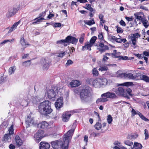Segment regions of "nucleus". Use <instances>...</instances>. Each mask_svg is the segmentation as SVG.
<instances>
[{
	"mask_svg": "<svg viewBox=\"0 0 149 149\" xmlns=\"http://www.w3.org/2000/svg\"><path fill=\"white\" fill-rule=\"evenodd\" d=\"M74 130V128H72L69 130L64 135L63 141H57L52 142L51 144L52 147L54 149H68L69 141L71 139Z\"/></svg>",
	"mask_w": 149,
	"mask_h": 149,
	"instance_id": "f257e3e1",
	"label": "nucleus"
},
{
	"mask_svg": "<svg viewBox=\"0 0 149 149\" xmlns=\"http://www.w3.org/2000/svg\"><path fill=\"white\" fill-rule=\"evenodd\" d=\"M51 105V102L48 100H45L40 103L38 106L39 112L44 115L50 114L53 111Z\"/></svg>",
	"mask_w": 149,
	"mask_h": 149,
	"instance_id": "f03ea898",
	"label": "nucleus"
},
{
	"mask_svg": "<svg viewBox=\"0 0 149 149\" xmlns=\"http://www.w3.org/2000/svg\"><path fill=\"white\" fill-rule=\"evenodd\" d=\"M91 90V88L88 86L84 87L81 90L80 97L82 102H87L90 101Z\"/></svg>",
	"mask_w": 149,
	"mask_h": 149,
	"instance_id": "7ed1b4c3",
	"label": "nucleus"
},
{
	"mask_svg": "<svg viewBox=\"0 0 149 149\" xmlns=\"http://www.w3.org/2000/svg\"><path fill=\"white\" fill-rule=\"evenodd\" d=\"M112 91H114L116 94L119 96H122L127 97L128 98L129 97L127 95L126 92H125V88L122 87H118L117 89L113 88Z\"/></svg>",
	"mask_w": 149,
	"mask_h": 149,
	"instance_id": "20e7f679",
	"label": "nucleus"
},
{
	"mask_svg": "<svg viewBox=\"0 0 149 149\" xmlns=\"http://www.w3.org/2000/svg\"><path fill=\"white\" fill-rule=\"evenodd\" d=\"M19 7L18 6H15L10 8L6 13L7 17H10L15 15L19 10Z\"/></svg>",
	"mask_w": 149,
	"mask_h": 149,
	"instance_id": "39448f33",
	"label": "nucleus"
},
{
	"mask_svg": "<svg viewBox=\"0 0 149 149\" xmlns=\"http://www.w3.org/2000/svg\"><path fill=\"white\" fill-rule=\"evenodd\" d=\"M116 76L118 77L124 79H132L133 76L132 73H120L119 71L116 72Z\"/></svg>",
	"mask_w": 149,
	"mask_h": 149,
	"instance_id": "423d86ee",
	"label": "nucleus"
},
{
	"mask_svg": "<svg viewBox=\"0 0 149 149\" xmlns=\"http://www.w3.org/2000/svg\"><path fill=\"white\" fill-rule=\"evenodd\" d=\"M41 63L43 65V68L44 69H47L49 66V64L51 61L47 58H42L41 61Z\"/></svg>",
	"mask_w": 149,
	"mask_h": 149,
	"instance_id": "0eeeda50",
	"label": "nucleus"
},
{
	"mask_svg": "<svg viewBox=\"0 0 149 149\" xmlns=\"http://www.w3.org/2000/svg\"><path fill=\"white\" fill-rule=\"evenodd\" d=\"M66 43L69 44L71 43L76 45L78 41V39L74 37L69 36L65 38Z\"/></svg>",
	"mask_w": 149,
	"mask_h": 149,
	"instance_id": "6e6552de",
	"label": "nucleus"
},
{
	"mask_svg": "<svg viewBox=\"0 0 149 149\" xmlns=\"http://www.w3.org/2000/svg\"><path fill=\"white\" fill-rule=\"evenodd\" d=\"M43 131L42 130H39L37 133L35 134L34 135V138L36 140L37 142H39L41 139L43 137Z\"/></svg>",
	"mask_w": 149,
	"mask_h": 149,
	"instance_id": "1a4fd4ad",
	"label": "nucleus"
},
{
	"mask_svg": "<svg viewBox=\"0 0 149 149\" xmlns=\"http://www.w3.org/2000/svg\"><path fill=\"white\" fill-rule=\"evenodd\" d=\"M101 97L109 98L112 99L115 98L117 97L115 93L110 92H108L103 94L102 95Z\"/></svg>",
	"mask_w": 149,
	"mask_h": 149,
	"instance_id": "9d476101",
	"label": "nucleus"
},
{
	"mask_svg": "<svg viewBox=\"0 0 149 149\" xmlns=\"http://www.w3.org/2000/svg\"><path fill=\"white\" fill-rule=\"evenodd\" d=\"M63 104V98L61 97L58 98L55 103V106L57 109L61 107Z\"/></svg>",
	"mask_w": 149,
	"mask_h": 149,
	"instance_id": "9b49d317",
	"label": "nucleus"
},
{
	"mask_svg": "<svg viewBox=\"0 0 149 149\" xmlns=\"http://www.w3.org/2000/svg\"><path fill=\"white\" fill-rule=\"evenodd\" d=\"M72 112L71 111L65 112L62 115V118L63 120L65 122L68 121L71 116V114L69 113V112L71 113Z\"/></svg>",
	"mask_w": 149,
	"mask_h": 149,
	"instance_id": "f8f14e48",
	"label": "nucleus"
},
{
	"mask_svg": "<svg viewBox=\"0 0 149 149\" xmlns=\"http://www.w3.org/2000/svg\"><path fill=\"white\" fill-rule=\"evenodd\" d=\"M47 94V97L49 98L54 97L56 95V93L54 90L52 89L48 90Z\"/></svg>",
	"mask_w": 149,
	"mask_h": 149,
	"instance_id": "ddd939ff",
	"label": "nucleus"
},
{
	"mask_svg": "<svg viewBox=\"0 0 149 149\" xmlns=\"http://www.w3.org/2000/svg\"><path fill=\"white\" fill-rule=\"evenodd\" d=\"M101 78H97L93 81V86L95 88H100L101 87L100 84Z\"/></svg>",
	"mask_w": 149,
	"mask_h": 149,
	"instance_id": "4468645a",
	"label": "nucleus"
},
{
	"mask_svg": "<svg viewBox=\"0 0 149 149\" xmlns=\"http://www.w3.org/2000/svg\"><path fill=\"white\" fill-rule=\"evenodd\" d=\"M40 145V149H49L50 147V144L46 142H41Z\"/></svg>",
	"mask_w": 149,
	"mask_h": 149,
	"instance_id": "2eb2a0df",
	"label": "nucleus"
},
{
	"mask_svg": "<svg viewBox=\"0 0 149 149\" xmlns=\"http://www.w3.org/2000/svg\"><path fill=\"white\" fill-rule=\"evenodd\" d=\"M80 85L79 81L77 80H72L69 84V86L70 87H75L78 86Z\"/></svg>",
	"mask_w": 149,
	"mask_h": 149,
	"instance_id": "dca6fc26",
	"label": "nucleus"
},
{
	"mask_svg": "<svg viewBox=\"0 0 149 149\" xmlns=\"http://www.w3.org/2000/svg\"><path fill=\"white\" fill-rule=\"evenodd\" d=\"M48 126V124L46 121H43L39 124L37 125V127L39 128L44 129L47 128Z\"/></svg>",
	"mask_w": 149,
	"mask_h": 149,
	"instance_id": "f3484780",
	"label": "nucleus"
},
{
	"mask_svg": "<svg viewBox=\"0 0 149 149\" xmlns=\"http://www.w3.org/2000/svg\"><path fill=\"white\" fill-rule=\"evenodd\" d=\"M15 144L18 146H20L22 144V140L18 136H16L15 137Z\"/></svg>",
	"mask_w": 149,
	"mask_h": 149,
	"instance_id": "a211bd4d",
	"label": "nucleus"
},
{
	"mask_svg": "<svg viewBox=\"0 0 149 149\" xmlns=\"http://www.w3.org/2000/svg\"><path fill=\"white\" fill-rule=\"evenodd\" d=\"M141 13L140 12H137L134 14V15L135 16V18L137 19V20L141 21V22L143 20L145 17H143L142 16H140Z\"/></svg>",
	"mask_w": 149,
	"mask_h": 149,
	"instance_id": "6ab92c4d",
	"label": "nucleus"
},
{
	"mask_svg": "<svg viewBox=\"0 0 149 149\" xmlns=\"http://www.w3.org/2000/svg\"><path fill=\"white\" fill-rule=\"evenodd\" d=\"M26 124L28 126H30L33 125L34 123L33 119L29 117H27L26 120Z\"/></svg>",
	"mask_w": 149,
	"mask_h": 149,
	"instance_id": "aec40b11",
	"label": "nucleus"
},
{
	"mask_svg": "<svg viewBox=\"0 0 149 149\" xmlns=\"http://www.w3.org/2000/svg\"><path fill=\"white\" fill-rule=\"evenodd\" d=\"M11 135L10 134H5L3 138V141L5 142H9L11 141Z\"/></svg>",
	"mask_w": 149,
	"mask_h": 149,
	"instance_id": "412c9836",
	"label": "nucleus"
},
{
	"mask_svg": "<svg viewBox=\"0 0 149 149\" xmlns=\"http://www.w3.org/2000/svg\"><path fill=\"white\" fill-rule=\"evenodd\" d=\"M110 40L113 42L115 41L116 42L120 43L121 42V40L120 38H118L114 36H111L110 38Z\"/></svg>",
	"mask_w": 149,
	"mask_h": 149,
	"instance_id": "4be33fe9",
	"label": "nucleus"
},
{
	"mask_svg": "<svg viewBox=\"0 0 149 149\" xmlns=\"http://www.w3.org/2000/svg\"><path fill=\"white\" fill-rule=\"evenodd\" d=\"M84 8L89 10L91 12L94 11V9L91 7V5L88 3L86 4L85 6L84 7Z\"/></svg>",
	"mask_w": 149,
	"mask_h": 149,
	"instance_id": "5701e85b",
	"label": "nucleus"
},
{
	"mask_svg": "<svg viewBox=\"0 0 149 149\" xmlns=\"http://www.w3.org/2000/svg\"><path fill=\"white\" fill-rule=\"evenodd\" d=\"M66 41L65 39L64 40H61L56 41V43L57 44H63L65 46H66L67 44H66Z\"/></svg>",
	"mask_w": 149,
	"mask_h": 149,
	"instance_id": "b1692460",
	"label": "nucleus"
},
{
	"mask_svg": "<svg viewBox=\"0 0 149 149\" xmlns=\"http://www.w3.org/2000/svg\"><path fill=\"white\" fill-rule=\"evenodd\" d=\"M16 69V68L15 66L10 67L8 70L9 74L10 75L12 74H13Z\"/></svg>",
	"mask_w": 149,
	"mask_h": 149,
	"instance_id": "393cba45",
	"label": "nucleus"
},
{
	"mask_svg": "<svg viewBox=\"0 0 149 149\" xmlns=\"http://www.w3.org/2000/svg\"><path fill=\"white\" fill-rule=\"evenodd\" d=\"M95 127L97 130H99L101 129L102 125L101 123V120H98V122L96 123L95 125Z\"/></svg>",
	"mask_w": 149,
	"mask_h": 149,
	"instance_id": "a878e982",
	"label": "nucleus"
},
{
	"mask_svg": "<svg viewBox=\"0 0 149 149\" xmlns=\"http://www.w3.org/2000/svg\"><path fill=\"white\" fill-rule=\"evenodd\" d=\"M20 43L22 46L25 47V48L27 47V45H29V44H26L25 41L24 39V38H21L20 41Z\"/></svg>",
	"mask_w": 149,
	"mask_h": 149,
	"instance_id": "bb28decb",
	"label": "nucleus"
},
{
	"mask_svg": "<svg viewBox=\"0 0 149 149\" xmlns=\"http://www.w3.org/2000/svg\"><path fill=\"white\" fill-rule=\"evenodd\" d=\"M141 22L146 28H148L149 26L148 22V20L146 19V18H145Z\"/></svg>",
	"mask_w": 149,
	"mask_h": 149,
	"instance_id": "cd10ccee",
	"label": "nucleus"
},
{
	"mask_svg": "<svg viewBox=\"0 0 149 149\" xmlns=\"http://www.w3.org/2000/svg\"><path fill=\"white\" fill-rule=\"evenodd\" d=\"M107 83V79L105 78H101L100 84L101 87L102 85H106Z\"/></svg>",
	"mask_w": 149,
	"mask_h": 149,
	"instance_id": "c85d7f7f",
	"label": "nucleus"
},
{
	"mask_svg": "<svg viewBox=\"0 0 149 149\" xmlns=\"http://www.w3.org/2000/svg\"><path fill=\"white\" fill-rule=\"evenodd\" d=\"M84 22L85 24H87L89 25H91L95 24V22L93 19L89 21H84Z\"/></svg>",
	"mask_w": 149,
	"mask_h": 149,
	"instance_id": "c756f323",
	"label": "nucleus"
},
{
	"mask_svg": "<svg viewBox=\"0 0 149 149\" xmlns=\"http://www.w3.org/2000/svg\"><path fill=\"white\" fill-rule=\"evenodd\" d=\"M97 39V38L96 36L93 37L91 39L90 42L89 43L92 45H93L94 43L95 42L96 40Z\"/></svg>",
	"mask_w": 149,
	"mask_h": 149,
	"instance_id": "7c9ffc66",
	"label": "nucleus"
},
{
	"mask_svg": "<svg viewBox=\"0 0 149 149\" xmlns=\"http://www.w3.org/2000/svg\"><path fill=\"white\" fill-rule=\"evenodd\" d=\"M84 37L85 34L84 33H82L81 35L79 40V42L80 43L82 44L83 43L84 39Z\"/></svg>",
	"mask_w": 149,
	"mask_h": 149,
	"instance_id": "2f4dec72",
	"label": "nucleus"
},
{
	"mask_svg": "<svg viewBox=\"0 0 149 149\" xmlns=\"http://www.w3.org/2000/svg\"><path fill=\"white\" fill-rule=\"evenodd\" d=\"M141 79L146 82H149V77L143 75L142 76Z\"/></svg>",
	"mask_w": 149,
	"mask_h": 149,
	"instance_id": "473e14b6",
	"label": "nucleus"
},
{
	"mask_svg": "<svg viewBox=\"0 0 149 149\" xmlns=\"http://www.w3.org/2000/svg\"><path fill=\"white\" fill-rule=\"evenodd\" d=\"M13 125H12L9 128L8 132L9 133L8 134H10V135H12L13 134Z\"/></svg>",
	"mask_w": 149,
	"mask_h": 149,
	"instance_id": "72a5a7b5",
	"label": "nucleus"
},
{
	"mask_svg": "<svg viewBox=\"0 0 149 149\" xmlns=\"http://www.w3.org/2000/svg\"><path fill=\"white\" fill-rule=\"evenodd\" d=\"M145 140H147L149 138V133L148 132V130L147 129H145L144 130Z\"/></svg>",
	"mask_w": 149,
	"mask_h": 149,
	"instance_id": "f704fd0d",
	"label": "nucleus"
},
{
	"mask_svg": "<svg viewBox=\"0 0 149 149\" xmlns=\"http://www.w3.org/2000/svg\"><path fill=\"white\" fill-rule=\"evenodd\" d=\"M37 19V20L36 22H33L32 23V24H35L37 23V22H41L42 20L44 19L43 17H40L36 18L34 19V20H36Z\"/></svg>",
	"mask_w": 149,
	"mask_h": 149,
	"instance_id": "c9c22d12",
	"label": "nucleus"
},
{
	"mask_svg": "<svg viewBox=\"0 0 149 149\" xmlns=\"http://www.w3.org/2000/svg\"><path fill=\"white\" fill-rule=\"evenodd\" d=\"M31 64L30 61H28L23 62L22 65L23 66L25 67H27L29 66Z\"/></svg>",
	"mask_w": 149,
	"mask_h": 149,
	"instance_id": "e433bc0d",
	"label": "nucleus"
},
{
	"mask_svg": "<svg viewBox=\"0 0 149 149\" xmlns=\"http://www.w3.org/2000/svg\"><path fill=\"white\" fill-rule=\"evenodd\" d=\"M140 35L138 33H136L133 34L131 36V38H135V39H136V38L140 37Z\"/></svg>",
	"mask_w": 149,
	"mask_h": 149,
	"instance_id": "4c0bfd02",
	"label": "nucleus"
},
{
	"mask_svg": "<svg viewBox=\"0 0 149 149\" xmlns=\"http://www.w3.org/2000/svg\"><path fill=\"white\" fill-rule=\"evenodd\" d=\"M124 143L126 145L129 146H131L133 145V143L129 141H125L124 142Z\"/></svg>",
	"mask_w": 149,
	"mask_h": 149,
	"instance_id": "58836bf2",
	"label": "nucleus"
},
{
	"mask_svg": "<svg viewBox=\"0 0 149 149\" xmlns=\"http://www.w3.org/2000/svg\"><path fill=\"white\" fill-rule=\"evenodd\" d=\"M20 23V21L19 20L17 22L15 23L11 27L14 30L16 29L18 25Z\"/></svg>",
	"mask_w": 149,
	"mask_h": 149,
	"instance_id": "ea45409f",
	"label": "nucleus"
},
{
	"mask_svg": "<svg viewBox=\"0 0 149 149\" xmlns=\"http://www.w3.org/2000/svg\"><path fill=\"white\" fill-rule=\"evenodd\" d=\"M86 48L87 49H89L90 51L91 50V47L93 45L89 43V42H86Z\"/></svg>",
	"mask_w": 149,
	"mask_h": 149,
	"instance_id": "a19ab883",
	"label": "nucleus"
},
{
	"mask_svg": "<svg viewBox=\"0 0 149 149\" xmlns=\"http://www.w3.org/2000/svg\"><path fill=\"white\" fill-rule=\"evenodd\" d=\"M125 90L126 91L125 92H126V93L127 92L130 95L132 96V94L131 93L132 92V90L128 87H126L125 88Z\"/></svg>",
	"mask_w": 149,
	"mask_h": 149,
	"instance_id": "79ce46f5",
	"label": "nucleus"
},
{
	"mask_svg": "<svg viewBox=\"0 0 149 149\" xmlns=\"http://www.w3.org/2000/svg\"><path fill=\"white\" fill-rule=\"evenodd\" d=\"M131 41L132 42V43L134 45L133 46V47H134V48H135L136 46V39H135V38H131Z\"/></svg>",
	"mask_w": 149,
	"mask_h": 149,
	"instance_id": "37998d69",
	"label": "nucleus"
},
{
	"mask_svg": "<svg viewBox=\"0 0 149 149\" xmlns=\"http://www.w3.org/2000/svg\"><path fill=\"white\" fill-rule=\"evenodd\" d=\"M93 74L94 76H98V72L97 69L94 68L93 70Z\"/></svg>",
	"mask_w": 149,
	"mask_h": 149,
	"instance_id": "c03bdc74",
	"label": "nucleus"
},
{
	"mask_svg": "<svg viewBox=\"0 0 149 149\" xmlns=\"http://www.w3.org/2000/svg\"><path fill=\"white\" fill-rule=\"evenodd\" d=\"M112 118L111 116L109 115L108 116L107 121L109 124H110L112 121Z\"/></svg>",
	"mask_w": 149,
	"mask_h": 149,
	"instance_id": "a18cd8bd",
	"label": "nucleus"
},
{
	"mask_svg": "<svg viewBox=\"0 0 149 149\" xmlns=\"http://www.w3.org/2000/svg\"><path fill=\"white\" fill-rule=\"evenodd\" d=\"M138 136L137 135H130L128 136V138L129 139H131V140L134 139L136 138Z\"/></svg>",
	"mask_w": 149,
	"mask_h": 149,
	"instance_id": "49530a36",
	"label": "nucleus"
},
{
	"mask_svg": "<svg viewBox=\"0 0 149 149\" xmlns=\"http://www.w3.org/2000/svg\"><path fill=\"white\" fill-rule=\"evenodd\" d=\"M132 84V82H126L123 84H121V85H123L125 86H131V85Z\"/></svg>",
	"mask_w": 149,
	"mask_h": 149,
	"instance_id": "de8ad7c7",
	"label": "nucleus"
},
{
	"mask_svg": "<svg viewBox=\"0 0 149 149\" xmlns=\"http://www.w3.org/2000/svg\"><path fill=\"white\" fill-rule=\"evenodd\" d=\"M117 50H114L113 51V53L111 54V55H113L115 58H118L119 56H117L118 53L116 52Z\"/></svg>",
	"mask_w": 149,
	"mask_h": 149,
	"instance_id": "09e8293b",
	"label": "nucleus"
},
{
	"mask_svg": "<svg viewBox=\"0 0 149 149\" xmlns=\"http://www.w3.org/2000/svg\"><path fill=\"white\" fill-rule=\"evenodd\" d=\"M65 55V52L61 51L60 53L58 54V55L57 56L60 57H63Z\"/></svg>",
	"mask_w": 149,
	"mask_h": 149,
	"instance_id": "8fccbe9b",
	"label": "nucleus"
},
{
	"mask_svg": "<svg viewBox=\"0 0 149 149\" xmlns=\"http://www.w3.org/2000/svg\"><path fill=\"white\" fill-rule=\"evenodd\" d=\"M133 77L132 78V79H137L139 77V74L137 73H135L132 74Z\"/></svg>",
	"mask_w": 149,
	"mask_h": 149,
	"instance_id": "3c124183",
	"label": "nucleus"
},
{
	"mask_svg": "<svg viewBox=\"0 0 149 149\" xmlns=\"http://www.w3.org/2000/svg\"><path fill=\"white\" fill-rule=\"evenodd\" d=\"M116 28H117V33H122L123 31V30H122L121 28L119 27L118 26H116Z\"/></svg>",
	"mask_w": 149,
	"mask_h": 149,
	"instance_id": "603ef678",
	"label": "nucleus"
},
{
	"mask_svg": "<svg viewBox=\"0 0 149 149\" xmlns=\"http://www.w3.org/2000/svg\"><path fill=\"white\" fill-rule=\"evenodd\" d=\"M98 70L101 71H107V68L106 67H100L98 69Z\"/></svg>",
	"mask_w": 149,
	"mask_h": 149,
	"instance_id": "864d4df0",
	"label": "nucleus"
},
{
	"mask_svg": "<svg viewBox=\"0 0 149 149\" xmlns=\"http://www.w3.org/2000/svg\"><path fill=\"white\" fill-rule=\"evenodd\" d=\"M73 63V62L71 60H68L67 63L65 64L66 66H68L72 64Z\"/></svg>",
	"mask_w": 149,
	"mask_h": 149,
	"instance_id": "5fc2aeb1",
	"label": "nucleus"
},
{
	"mask_svg": "<svg viewBox=\"0 0 149 149\" xmlns=\"http://www.w3.org/2000/svg\"><path fill=\"white\" fill-rule=\"evenodd\" d=\"M118 58H119L120 59H122L123 60H128V57L127 56H119Z\"/></svg>",
	"mask_w": 149,
	"mask_h": 149,
	"instance_id": "6e6d98bb",
	"label": "nucleus"
},
{
	"mask_svg": "<svg viewBox=\"0 0 149 149\" xmlns=\"http://www.w3.org/2000/svg\"><path fill=\"white\" fill-rule=\"evenodd\" d=\"M125 18L126 19L128 22L132 21L134 19L132 17H126Z\"/></svg>",
	"mask_w": 149,
	"mask_h": 149,
	"instance_id": "4d7b16f0",
	"label": "nucleus"
},
{
	"mask_svg": "<svg viewBox=\"0 0 149 149\" xmlns=\"http://www.w3.org/2000/svg\"><path fill=\"white\" fill-rule=\"evenodd\" d=\"M109 59V58L106 56L104 55L103 56V58L102 59V61L103 62L105 63L107 60Z\"/></svg>",
	"mask_w": 149,
	"mask_h": 149,
	"instance_id": "13d9d810",
	"label": "nucleus"
},
{
	"mask_svg": "<svg viewBox=\"0 0 149 149\" xmlns=\"http://www.w3.org/2000/svg\"><path fill=\"white\" fill-rule=\"evenodd\" d=\"M61 24L60 23H54V27H58L61 26Z\"/></svg>",
	"mask_w": 149,
	"mask_h": 149,
	"instance_id": "bf43d9fd",
	"label": "nucleus"
},
{
	"mask_svg": "<svg viewBox=\"0 0 149 149\" xmlns=\"http://www.w3.org/2000/svg\"><path fill=\"white\" fill-rule=\"evenodd\" d=\"M119 23L120 24L123 26H125L126 25L125 22L122 19L120 21Z\"/></svg>",
	"mask_w": 149,
	"mask_h": 149,
	"instance_id": "052dcab7",
	"label": "nucleus"
},
{
	"mask_svg": "<svg viewBox=\"0 0 149 149\" xmlns=\"http://www.w3.org/2000/svg\"><path fill=\"white\" fill-rule=\"evenodd\" d=\"M6 29H9V31H8V33H10L12 31H13L14 30L11 27H10V28L8 27Z\"/></svg>",
	"mask_w": 149,
	"mask_h": 149,
	"instance_id": "680f3d73",
	"label": "nucleus"
},
{
	"mask_svg": "<svg viewBox=\"0 0 149 149\" xmlns=\"http://www.w3.org/2000/svg\"><path fill=\"white\" fill-rule=\"evenodd\" d=\"M75 51V49L73 47H71L70 49L69 52L70 53L72 54L74 51Z\"/></svg>",
	"mask_w": 149,
	"mask_h": 149,
	"instance_id": "e2e57ef3",
	"label": "nucleus"
},
{
	"mask_svg": "<svg viewBox=\"0 0 149 149\" xmlns=\"http://www.w3.org/2000/svg\"><path fill=\"white\" fill-rule=\"evenodd\" d=\"M98 38L101 40H102L103 39V37L102 33H100L98 36Z\"/></svg>",
	"mask_w": 149,
	"mask_h": 149,
	"instance_id": "0e129e2a",
	"label": "nucleus"
},
{
	"mask_svg": "<svg viewBox=\"0 0 149 149\" xmlns=\"http://www.w3.org/2000/svg\"><path fill=\"white\" fill-rule=\"evenodd\" d=\"M9 147L10 149H15V146L12 144H10Z\"/></svg>",
	"mask_w": 149,
	"mask_h": 149,
	"instance_id": "69168bd1",
	"label": "nucleus"
},
{
	"mask_svg": "<svg viewBox=\"0 0 149 149\" xmlns=\"http://www.w3.org/2000/svg\"><path fill=\"white\" fill-rule=\"evenodd\" d=\"M141 118L143 120L146 121H149V120L146 118L143 115L141 117Z\"/></svg>",
	"mask_w": 149,
	"mask_h": 149,
	"instance_id": "338daca9",
	"label": "nucleus"
},
{
	"mask_svg": "<svg viewBox=\"0 0 149 149\" xmlns=\"http://www.w3.org/2000/svg\"><path fill=\"white\" fill-rule=\"evenodd\" d=\"M102 98H98L96 101V103L97 104H98L100 102H102Z\"/></svg>",
	"mask_w": 149,
	"mask_h": 149,
	"instance_id": "774afa93",
	"label": "nucleus"
}]
</instances>
